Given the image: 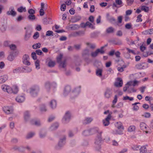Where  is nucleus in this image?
Segmentation results:
<instances>
[{"mask_svg":"<svg viewBox=\"0 0 153 153\" xmlns=\"http://www.w3.org/2000/svg\"><path fill=\"white\" fill-rule=\"evenodd\" d=\"M53 32L52 31L48 30L47 31L46 34V36H50L53 35Z\"/></svg>","mask_w":153,"mask_h":153,"instance_id":"69168bd1","label":"nucleus"},{"mask_svg":"<svg viewBox=\"0 0 153 153\" xmlns=\"http://www.w3.org/2000/svg\"><path fill=\"white\" fill-rule=\"evenodd\" d=\"M29 56L27 54H25L23 57V62L24 64L27 65H29L30 63L29 62Z\"/></svg>","mask_w":153,"mask_h":153,"instance_id":"9b49d317","label":"nucleus"},{"mask_svg":"<svg viewBox=\"0 0 153 153\" xmlns=\"http://www.w3.org/2000/svg\"><path fill=\"white\" fill-rule=\"evenodd\" d=\"M40 110L42 112L46 111L47 109L45 105L44 104L40 106Z\"/></svg>","mask_w":153,"mask_h":153,"instance_id":"37998d69","label":"nucleus"},{"mask_svg":"<svg viewBox=\"0 0 153 153\" xmlns=\"http://www.w3.org/2000/svg\"><path fill=\"white\" fill-rule=\"evenodd\" d=\"M134 100V98L133 97H130L128 96L124 97L123 98V100H128L130 101H133Z\"/></svg>","mask_w":153,"mask_h":153,"instance_id":"de8ad7c7","label":"nucleus"},{"mask_svg":"<svg viewBox=\"0 0 153 153\" xmlns=\"http://www.w3.org/2000/svg\"><path fill=\"white\" fill-rule=\"evenodd\" d=\"M35 135V133L34 132H30L28 133L26 136L27 139H29Z\"/></svg>","mask_w":153,"mask_h":153,"instance_id":"a19ab883","label":"nucleus"},{"mask_svg":"<svg viewBox=\"0 0 153 153\" xmlns=\"http://www.w3.org/2000/svg\"><path fill=\"white\" fill-rule=\"evenodd\" d=\"M27 87L28 85L26 83L23 84L22 86V88L24 91L29 93V91H28L27 90Z\"/></svg>","mask_w":153,"mask_h":153,"instance_id":"72a5a7b5","label":"nucleus"},{"mask_svg":"<svg viewBox=\"0 0 153 153\" xmlns=\"http://www.w3.org/2000/svg\"><path fill=\"white\" fill-rule=\"evenodd\" d=\"M47 4H45L44 3H41V9L43 10H46L47 9Z\"/></svg>","mask_w":153,"mask_h":153,"instance_id":"052dcab7","label":"nucleus"},{"mask_svg":"<svg viewBox=\"0 0 153 153\" xmlns=\"http://www.w3.org/2000/svg\"><path fill=\"white\" fill-rule=\"evenodd\" d=\"M140 127L141 129L144 131L146 134H150L151 133V132L148 131L149 128L145 123L143 122L141 123L140 124Z\"/></svg>","mask_w":153,"mask_h":153,"instance_id":"1a4fd4ad","label":"nucleus"},{"mask_svg":"<svg viewBox=\"0 0 153 153\" xmlns=\"http://www.w3.org/2000/svg\"><path fill=\"white\" fill-rule=\"evenodd\" d=\"M143 33L146 35L153 34V29H149L143 32Z\"/></svg>","mask_w":153,"mask_h":153,"instance_id":"f704fd0d","label":"nucleus"},{"mask_svg":"<svg viewBox=\"0 0 153 153\" xmlns=\"http://www.w3.org/2000/svg\"><path fill=\"white\" fill-rule=\"evenodd\" d=\"M98 53H99L97 49L95 51L91 52V55L92 57H94L97 56L98 55Z\"/></svg>","mask_w":153,"mask_h":153,"instance_id":"5fc2aeb1","label":"nucleus"},{"mask_svg":"<svg viewBox=\"0 0 153 153\" xmlns=\"http://www.w3.org/2000/svg\"><path fill=\"white\" fill-rule=\"evenodd\" d=\"M1 88L4 91L10 94L13 93L14 94H16L19 91V87L16 85H13L11 87L7 85L3 84L1 86Z\"/></svg>","mask_w":153,"mask_h":153,"instance_id":"f257e3e1","label":"nucleus"},{"mask_svg":"<svg viewBox=\"0 0 153 153\" xmlns=\"http://www.w3.org/2000/svg\"><path fill=\"white\" fill-rule=\"evenodd\" d=\"M3 110L7 114H13L14 111L13 107L11 106H5L3 108Z\"/></svg>","mask_w":153,"mask_h":153,"instance_id":"6e6552de","label":"nucleus"},{"mask_svg":"<svg viewBox=\"0 0 153 153\" xmlns=\"http://www.w3.org/2000/svg\"><path fill=\"white\" fill-rule=\"evenodd\" d=\"M81 91V87L78 86L74 87L71 91V96L73 98L78 97L79 94Z\"/></svg>","mask_w":153,"mask_h":153,"instance_id":"20e7f679","label":"nucleus"},{"mask_svg":"<svg viewBox=\"0 0 153 153\" xmlns=\"http://www.w3.org/2000/svg\"><path fill=\"white\" fill-rule=\"evenodd\" d=\"M139 82L137 80H134L133 81H130L127 83L126 85L129 86H132L134 87L137 85H138V83Z\"/></svg>","mask_w":153,"mask_h":153,"instance_id":"aec40b11","label":"nucleus"},{"mask_svg":"<svg viewBox=\"0 0 153 153\" xmlns=\"http://www.w3.org/2000/svg\"><path fill=\"white\" fill-rule=\"evenodd\" d=\"M30 122L32 124L35 125L36 126H39L41 124L39 120H31Z\"/></svg>","mask_w":153,"mask_h":153,"instance_id":"cd10ccee","label":"nucleus"},{"mask_svg":"<svg viewBox=\"0 0 153 153\" xmlns=\"http://www.w3.org/2000/svg\"><path fill=\"white\" fill-rule=\"evenodd\" d=\"M112 94L111 90L109 88L106 89L105 93V96L106 98H109L111 96Z\"/></svg>","mask_w":153,"mask_h":153,"instance_id":"6ab92c4d","label":"nucleus"},{"mask_svg":"<svg viewBox=\"0 0 153 153\" xmlns=\"http://www.w3.org/2000/svg\"><path fill=\"white\" fill-rule=\"evenodd\" d=\"M39 33L38 32H35L33 36V38L34 39H36L39 37Z\"/></svg>","mask_w":153,"mask_h":153,"instance_id":"e2e57ef3","label":"nucleus"},{"mask_svg":"<svg viewBox=\"0 0 153 153\" xmlns=\"http://www.w3.org/2000/svg\"><path fill=\"white\" fill-rule=\"evenodd\" d=\"M39 62V61L38 60H36L35 62L36 68L37 69H39L40 68Z\"/></svg>","mask_w":153,"mask_h":153,"instance_id":"774afa93","label":"nucleus"},{"mask_svg":"<svg viewBox=\"0 0 153 153\" xmlns=\"http://www.w3.org/2000/svg\"><path fill=\"white\" fill-rule=\"evenodd\" d=\"M140 146L137 145H134L132 147V149L134 150H139Z\"/></svg>","mask_w":153,"mask_h":153,"instance_id":"0e129e2a","label":"nucleus"},{"mask_svg":"<svg viewBox=\"0 0 153 153\" xmlns=\"http://www.w3.org/2000/svg\"><path fill=\"white\" fill-rule=\"evenodd\" d=\"M41 44L40 43H38L33 45V48L34 49H37L41 47Z\"/></svg>","mask_w":153,"mask_h":153,"instance_id":"3c124183","label":"nucleus"},{"mask_svg":"<svg viewBox=\"0 0 153 153\" xmlns=\"http://www.w3.org/2000/svg\"><path fill=\"white\" fill-rule=\"evenodd\" d=\"M106 18L107 20L110 22L113 23L115 21V19L113 17L110 16L108 13L106 14Z\"/></svg>","mask_w":153,"mask_h":153,"instance_id":"c85d7f7f","label":"nucleus"},{"mask_svg":"<svg viewBox=\"0 0 153 153\" xmlns=\"http://www.w3.org/2000/svg\"><path fill=\"white\" fill-rule=\"evenodd\" d=\"M22 68V72H30L32 71L31 68L28 67L27 66Z\"/></svg>","mask_w":153,"mask_h":153,"instance_id":"e433bc0d","label":"nucleus"},{"mask_svg":"<svg viewBox=\"0 0 153 153\" xmlns=\"http://www.w3.org/2000/svg\"><path fill=\"white\" fill-rule=\"evenodd\" d=\"M27 18L30 20L32 21L35 20L36 18L34 14L29 15L28 16Z\"/></svg>","mask_w":153,"mask_h":153,"instance_id":"c03bdc74","label":"nucleus"},{"mask_svg":"<svg viewBox=\"0 0 153 153\" xmlns=\"http://www.w3.org/2000/svg\"><path fill=\"white\" fill-rule=\"evenodd\" d=\"M89 129L90 135H91L96 133H98V134H102V131H100L99 129L97 127H95L91 128Z\"/></svg>","mask_w":153,"mask_h":153,"instance_id":"9d476101","label":"nucleus"},{"mask_svg":"<svg viewBox=\"0 0 153 153\" xmlns=\"http://www.w3.org/2000/svg\"><path fill=\"white\" fill-rule=\"evenodd\" d=\"M30 117V114L28 111H27L25 112L24 114V120L25 121L28 120Z\"/></svg>","mask_w":153,"mask_h":153,"instance_id":"bb28decb","label":"nucleus"},{"mask_svg":"<svg viewBox=\"0 0 153 153\" xmlns=\"http://www.w3.org/2000/svg\"><path fill=\"white\" fill-rule=\"evenodd\" d=\"M89 53V50L88 49L85 50L82 52V56L83 58L86 59V57L88 56Z\"/></svg>","mask_w":153,"mask_h":153,"instance_id":"a878e982","label":"nucleus"},{"mask_svg":"<svg viewBox=\"0 0 153 153\" xmlns=\"http://www.w3.org/2000/svg\"><path fill=\"white\" fill-rule=\"evenodd\" d=\"M66 139L65 135H63L61 137L58 145L56 146V149H58L62 147L66 143Z\"/></svg>","mask_w":153,"mask_h":153,"instance_id":"423d86ee","label":"nucleus"},{"mask_svg":"<svg viewBox=\"0 0 153 153\" xmlns=\"http://www.w3.org/2000/svg\"><path fill=\"white\" fill-rule=\"evenodd\" d=\"M141 10L146 12H148L149 11V8L145 6H142L141 7Z\"/></svg>","mask_w":153,"mask_h":153,"instance_id":"603ef678","label":"nucleus"},{"mask_svg":"<svg viewBox=\"0 0 153 153\" xmlns=\"http://www.w3.org/2000/svg\"><path fill=\"white\" fill-rule=\"evenodd\" d=\"M123 82L122 79L120 78H118L115 83L114 85L117 87H121L122 86Z\"/></svg>","mask_w":153,"mask_h":153,"instance_id":"f3484780","label":"nucleus"},{"mask_svg":"<svg viewBox=\"0 0 153 153\" xmlns=\"http://www.w3.org/2000/svg\"><path fill=\"white\" fill-rule=\"evenodd\" d=\"M93 120V118L91 117H85L83 123L84 124H88L91 122Z\"/></svg>","mask_w":153,"mask_h":153,"instance_id":"b1692460","label":"nucleus"},{"mask_svg":"<svg viewBox=\"0 0 153 153\" xmlns=\"http://www.w3.org/2000/svg\"><path fill=\"white\" fill-rule=\"evenodd\" d=\"M51 86V83L50 82H47L45 83V88L46 90V91L48 92H49Z\"/></svg>","mask_w":153,"mask_h":153,"instance_id":"4be33fe9","label":"nucleus"},{"mask_svg":"<svg viewBox=\"0 0 153 153\" xmlns=\"http://www.w3.org/2000/svg\"><path fill=\"white\" fill-rule=\"evenodd\" d=\"M130 86L126 85L123 88V91L124 92L127 91L128 93H131L132 92H135L136 91V90L134 89L133 87L131 88V90H130Z\"/></svg>","mask_w":153,"mask_h":153,"instance_id":"2eb2a0df","label":"nucleus"},{"mask_svg":"<svg viewBox=\"0 0 153 153\" xmlns=\"http://www.w3.org/2000/svg\"><path fill=\"white\" fill-rule=\"evenodd\" d=\"M8 77L7 75H4L0 76V84L4 82L8 79Z\"/></svg>","mask_w":153,"mask_h":153,"instance_id":"393cba45","label":"nucleus"},{"mask_svg":"<svg viewBox=\"0 0 153 153\" xmlns=\"http://www.w3.org/2000/svg\"><path fill=\"white\" fill-rule=\"evenodd\" d=\"M71 113L69 111L66 112L62 120V123L64 124L68 123L71 120Z\"/></svg>","mask_w":153,"mask_h":153,"instance_id":"0eeeda50","label":"nucleus"},{"mask_svg":"<svg viewBox=\"0 0 153 153\" xmlns=\"http://www.w3.org/2000/svg\"><path fill=\"white\" fill-rule=\"evenodd\" d=\"M140 104L139 102H137L132 104V105L133 106V110L134 111H137L139 109V107L137 105V104Z\"/></svg>","mask_w":153,"mask_h":153,"instance_id":"ea45409f","label":"nucleus"},{"mask_svg":"<svg viewBox=\"0 0 153 153\" xmlns=\"http://www.w3.org/2000/svg\"><path fill=\"white\" fill-rule=\"evenodd\" d=\"M111 115L109 114L106 118L103 120V125L105 126H108L109 124V121L111 118Z\"/></svg>","mask_w":153,"mask_h":153,"instance_id":"f8f14e48","label":"nucleus"},{"mask_svg":"<svg viewBox=\"0 0 153 153\" xmlns=\"http://www.w3.org/2000/svg\"><path fill=\"white\" fill-rule=\"evenodd\" d=\"M139 150L140 153H146L147 151L146 146H143L140 147Z\"/></svg>","mask_w":153,"mask_h":153,"instance_id":"7c9ffc66","label":"nucleus"},{"mask_svg":"<svg viewBox=\"0 0 153 153\" xmlns=\"http://www.w3.org/2000/svg\"><path fill=\"white\" fill-rule=\"evenodd\" d=\"M25 99V97L24 95H19L16 98L15 100L18 102L21 103L23 102Z\"/></svg>","mask_w":153,"mask_h":153,"instance_id":"ddd939ff","label":"nucleus"},{"mask_svg":"<svg viewBox=\"0 0 153 153\" xmlns=\"http://www.w3.org/2000/svg\"><path fill=\"white\" fill-rule=\"evenodd\" d=\"M102 69L98 68L96 70V74L97 76L101 77L102 76Z\"/></svg>","mask_w":153,"mask_h":153,"instance_id":"c9c22d12","label":"nucleus"},{"mask_svg":"<svg viewBox=\"0 0 153 153\" xmlns=\"http://www.w3.org/2000/svg\"><path fill=\"white\" fill-rule=\"evenodd\" d=\"M86 25L89 27L94 29L95 28V27L92 24L89 22H86Z\"/></svg>","mask_w":153,"mask_h":153,"instance_id":"6e6d98bb","label":"nucleus"},{"mask_svg":"<svg viewBox=\"0 0 153 153\" xmlns=\"http://www.w3.org/2000/svg\"><path fill=\"white\" fill-rule=\"evenodd\" d=\"M117 101V96L116 95L114 96V100H113L112 103L113 105L112 106L113 107H114V105L115 104Z\"/></svg>","mask_w":153,"mask_h":153,"instance_id":"13d9d810","label":"nucleus"},{"mask_svg":"<svg viewBox=\"0 0 153 153\" xmlns=\"http://www.w3.org/2000/svg\"><path fill=\"white\" fill-rule=\"evenodd\" d=\"M111 133L114 134H123V131L121 130L115 129L112 130Z\"/></svg>","mask_w":153,"mask_h":153,"instance_id":"c756f323","label":"nucleus"},{"mask_svg":"<svg viewBox=\"0 0 153 153\" xmlns=\"http://www.w3.org/2000/svg\"><path fill=\"white\" fill-rule=\"evenodd\" d=\"M104 47H102L100 49H97V51L98 53H99L101 54H103L105 53L104 51L103 50V48Z\"/></svg>","mask_w":153,"mask_h":153,"instance_id":"bf43d9fd","label":"nucleus"},{"mask_svg":"<svg viewBox=\"0 0 153 153\" xmlns=\"http://www.w3.org/2000/svg\"><path fill=\"white\" fill-rule=\"evenodd\" d=\"M6 26L2 23H0V30L2 32H4L6 30Z\"/></svg>","mask_w":153,"mask_h":153,"instance_id":"473e14b6","label":"nucleus"},{"mask_svg":"<svg viewBox=\"0 0 153 153\" xmlns=\"http://www.w3.org/2000/svg\"><path fill=\"white\" fill-rule=\"evenodd\" d=\"M46 135V133L45 131L44 130L41 131L39 133V137L41 138L44 137Z\"/></svg>","mask_w":153,"mask_h":153,"instance_id":"58836bf2","label":"nucleus"},{"mask_svg":"<svg viewBox=\"0 0 153 153\" xmlns=\"http://www.w3.org/2000/svg\"><path fill=\"white\" fill-rule=\"evenodd\" d=\"M142 116L146 118H149L151 117V114L149 112H145L142 115Z\"/></svg>","mask_w":153,"mask_h":153,"instance_id":"49530a36","label":"nucleus"},{"mask_svg":"<svg viewBox=\"0 0 153 153\" xmlns=\"http://www.w3.org/2000/svg\"><path fill=\"white\" fill-rule=\"evenodd\" d=\"M17 11L20 13L25 12L26 11V7L21 6L18 8Z\"/></svg>","mask_w":153,"mask_h":153,"instance_id":"4c0bfd02","label":"nucleus"},{"mask_svg":"<svg viewBox=\"0 0 153 153\" xmlns=\"http://www.w3.org/2000/svg\"><path fill=\"white\" fill-rule=\"evenodd\" d=\"M49 105L52 109H55L57 106V102L56 101L54 100H51L50 102Z\"/></svg>","mask_w":153,"mask_h":153,"instance_id":"a211bd4d","label":"nucleus"},{"mask_svg":"<svg viewBox=\"0 0 153 153\" xmlns=\"http://www.w3.org/2000/svg\"><path fill=\"white\" fill-rule=\"evenodd\" d=\"M82 135L84 136H87L90 135V131L89 129L86 130L84 131L82 133Z\"/></svg>","mask_w":153,"mask_h":153,"instance_id":"a18cd8bd","label":"nucleus"},{"mask_svg":"<svg viewBox=\"0 0 153 153\" xmlns=\"http://www.w3.org/2000/svg\"><path fill=\"white\" fill-rule=\"evenodd\" d=\"M40 91V88L38 85H34L32 86L29 88V93L32 97H37Z\"/></svg>","mask_w":153,"mask_h":153,"instance_id":"f03ea898","label":"nucleus"},{"mask_svg":"<svg viewBox=\"0 0 153 153\" xmlns=\"http://www.w3.org/2000/svg\"><path fill=\"white\" fill-rule=\"evenodd\" d=\"M116 127L118 130H121L123 131L124 129V128L123 126L122 123L121 122H117L115 124Z\"/></svg>","mask_w":153,"mask_h":153,"instance_id":"412c9836","label":"nucleus"},{"mask_svg":"<svg viewBox=\"0 0 153 153\" xmlns=\"http://www.w3.org/2000/svg\"><path fill=\"white\" fill-rule=\"evenodd\" d=\"M22 67H18L14 69L13 70V72L14 74L22 72Z\"/></svg>","mask_w":153,"mask_h":153,"instance_id":"2f4dec72","label":"nucleus"},{"mask_svg":"<svg viewBox=\"0 0 153 153\" xmlns=\"http://www.w3.org/2000/svg\"><path fill=\"white\" fill-rule=\"evenodd\" d=\"M55 64V61L52 60L50 61L48 64V65L50 67H54Z\"/></svg>","mask_w":153,"mask_h":153,"instance_id":"09e8293b","label":"nucleus"},{"mask_svg":"<svg viewBox=\"0 0 153 153\" xmlns=\"http://www.w3.org/2000/svg\"><path fill=\"white\" fill-rule=\"evenodd\" d=\"M11 43V42L9 40H6L4 41L3 45L4 46L6 47L7 46H9V45H10V44Z\"/></svg>","mask_w":153,"mask_h":153,"instance_id":"864d4df0","label":"nucleus"},{"mask_svg":"<svg viewBox=\"0 0 153 153\" xmlns=\"http://www.w3.org/2000/svg\"><path fill=\"white\" fill-rule=\"evenodd\" d=\"M101 134H97L95 139V144L97 145L95 149L97 150H99L100 149V144L102 141Z\"/></svg>","mask_w":153,"mask_h":153,"instance_id":"7ed1b4c3","label":"nucleus"},{"mask_svg":"<svg viewBox=\"0 0 153 153\" xmlns=\"http://www.w3.org/2000/svg\"><path fill=\"white\" fill-rule=\"evenodd\" d=\"M16 13L15 11L14 8L13 7H11L9 11L7 12V15H11L13 16H15L16 15Z\"/></svg>","mask_w":153,"mask_h":153,"instance_id":"4468645a","label":"nucleus"},{"mask_svg":"<svg viewBox=\"0 0 153 153\" xmlns=\"http://www.w3.org/2000/svg\"><path fill=\"white\" fill-rule=\"evenodd\" d=\"M126 49L128 51V53H131L134 55H135L136 54V53L135 52V51L134 50H133L130 49L129 48H127Z\"/></svg>","mask_w":153,"mask_h":153,"instance_id":"680f3d73","label":"nucleus"},{"mask_svg":"<svg viewBox=\"0 0 153 153\" xmlns=\"http://www.w3.org/2000/svg\"><path fill=\"white\" fill-rule=\"evenodd\" d=\"M142 15L141 14H139L137 17V19L136 20V22H141L142 21L141 17H142Z\"/></svg>","mask_w":153,"mask_h":153,"instance_id":"338daca9","label":"nucleus"},{"mask_svg":"<svg viewBox=\"0 0 153 153\" xmlns=\"http://www.w3.org/2000/svg\"><path fill=\"white\" fill-rule=\"evenodd\" d=\"M59 126L58 123L57 122L55 123L51 126L50 128V129L51 131H53L57 128Z\"/></svg>","mask_w":153,"mask_h":153,"instance_id":"5701e85b","label":"nucleus"},{"mask_svg":"<svg viewBox=\"0 0 153 153\" xmlns=\"http://www.w3.org/2000/svg\"><path fill=\"white\" fill-rule=\"evenodd\" d=\"M63 57L62 54H60L59 56L57 57V62L59 64V67L62 68H65L66 66V60L64 59L62 62L61 60Z\"/></svg>","mask_w":153,"mask_h":153,"instance_id":"39448f33","label":"nucleus"},{"mask_svg":"<svg viewBox=\"0 0 153 153\" xmlns=\"http://www.w3.org/2000/svg\"><path fill=\"white\" fill-rule=\"evenodd\" d=\"M15 57L13 54L10 53V55L8 56L7 59L8 60L12 61L13 60Z\"/></svg>","mask_w":153,"mask_h":153,"instance_id":"4d7b16f0","label":"nucleus"},{"mask_svg":"<svg viewBox=\"0 0 153 153\" xmlns=\"http://www.w3.org/2000/svg\"><path fill=\"white\" fill-rule=\"evenodd\" d=\"M114 29L112 27H110L107 29L106 32L107 33H111L113 32Z\"/></svg>","mask_w":153,"mask_h":153,"instance_id":"8fccbe9b","label":"nucleus"},{"mask_svg":"<svg viewBox=\"0 0 153 153\" xmlns=\"http://www.w3.org/2000/svg\"><path fill=\"white\" fill-rule=\"evenodd\" d=\"M71 88L70 86H66L65 87L64 90L63 95L65 96L68 95L70 92H71Z\"/></svg>","mask_w":153,"mask_h":153,"instance_id":"dca6fc26","label":"nucleus"},{"mask_svg":"<svg viewBox=\"0 0 153 153\" xmlns=\"http://www.w3.org/2000/svg\"><path fill=\"white\" fill-rule=\"evenodd\" d=\"M135 126H134L132 125L129 126L128 128V131L130 132H133L135 131Z\"/></svg>","mask_w":153,"mask_h":153,"instance_id":"79ce46f5","label":"nucleus"}]
</instances>
